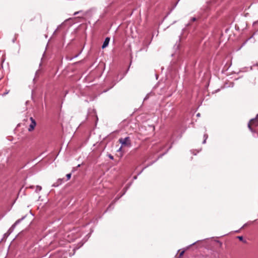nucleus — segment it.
I'll list each match as a JSON object with an SVG mask.
<instances>
[{
  "mask_svg": "<svg viewBox=\"0 0 258 258\" xmlns=\"http://www.w3.org/2000/svg\"><path fill=\"white\" fill-rule=\"evenodd\" d=\"M237 238L239 239V240L243 241V238L242 236H237Z\"/></svg>",
  "mask_w": 258,
  "mask_h": 258,
  "instance_id": "1a4fd4ad",
  "label": "nucleus"
},
{
  "mask_svg": "<svg viewBox=\"0 0 258 258\" xmlns=\"http://www.w3.org/2000/svg\"><path fill=\"white\" fill-rule=\"evenodd\" d=\"M258 125V119L257 118L252 119L250 120L248 124V127L249 128V130L253 132V127H256Z\"/></svg>",
  "mask_w": 258,
  "mask_h": 258,
  "instance_id": "f03ea898",
  "label": "nucleus"
},
{
  "mask_svg": "<svg viewBox=\"0 0 258 258\" xmlns=\"http://www.w3.org/2000/svg\"><path fill=\"white\" fill-rule=\"evenodd\" d=\"M79 13V12H76L74 14V15H76L77 14Z\"/></svg>",
  "mask_w": 258,
  "mask_h": 258,
  "instance_id": "9b49d317",
  "label": "nucleus"
},
{
  "mask_svg": "<svg viewBox=\"0 0 258 258\" xmlns=\"http://www.w3.org/2000/svg\"><path fill=\"white\" fill-rule=\"evenodd\" d=\"M199 115H200V113H198V114H197V116H199Z\"/></svg>",
  "mask_w": 258,
  "mask_h": 258,
  "instance_id": "4468645a",
  "label": "nucleus"
},
{
  "mask_svg": "<svg viewBox=\"0 0 258 258\" xmlns=\"http://www.w3.org/2000/svg\"><path fill=\"white\" fill-rule=\"evenodd\" d=\"M109 41H110V38L109 37H106L103 42V44L102 46V48L103 49V48H105L107 46V45H108V43L109 42Z\"/></svg>",
  "mask_w": 258,
  "mask_h": 258,
  "instance_id": "20e7f679",
  "label": "nucleus"
},
{
  "mask_svg": "<svg viewBox=\"0 0 258 258\" xmlns=\"http://www.w3.org/2000/svg\"><path fill=\"white\" fill-rule=\"evenodd\" d=\"M184 253V250L181 251L180 252L179 254V258H181V257L183 255Z\"/></svg>",
  "mask_w": 258,
  "mask_h": 258,
  "instance_id": "0eeeda50",
  "label": "nucleus"
},
{
  "mask_svg": "<svg viewBox=\"0 0 258 258\" xmlns=\"http://www.w3.org/2000/svg\"><path fill=\"white\" fill-rule=\"evenodd\" d=\"M204 138H205V140H204V141L203 142V143H206V140L208 138V135H204Z\"/></svg>",
  "mask_w": 258,
  "mask_h": 258,
  "instance_id": "6e6552de",
  "label": "nucleus"
},
{
  "mask_svg": "<svg viewBox=\"0 0 258 258\" xmlns=\"http://www.w3.org/2000/svg\"><path fill=\"white\" fill-rule=\"evenodd\" d=\"M118 141L121 144V147L118 150V151H121L123 147H130L131 146V141L128 137L124 138H121L119 139Z\"/></svg>",
  "mask_w": 258,
  "mask_h": 258,
  "instance_id": "f257e3e1",
  "label": "nucleus"
},
{
  "mask_svg": "<svg viewBox=\"0 0 258 258\" xmlns=\"http://www.w3.org/2000/svg\"><path fill=\"white\" fill-rule=\"evenodd\" d=\"M109 158H110V159H112H112H113V156H112V155H110H110H109Z\"/></svg>",
  "mask_w": 258,
  "mask_h": 258,
  "instance_id": "9d476101",
  "label": "nucleus"
},
{
  "mask_svg": "<svg viewBox=\"0 0 258 258\" xmlns=\"http://www.w3.org/2000/svg\"><path fill=\"white\" fill-rule=\"evenodd\" d=\"M37 188L39 189V190L41 189V187H40V186H37Z\"/></svg>",
  "mask_w": 258,
  "mask_h": 258,
  "instance_id": "ddd939ff",
  "label": "nucleus"
},
{
  "mask_svg": "<svg viewBox=\"0 0 258 258\" xmlns=\"http://www.w3.org/2000/svg\"><path fill=\"white\" fill-rule=\"evenodd\" d=\"M196 19L195 18H193L192 19V21H196Z\"/></svg>",
  "mask_w": 258,
  "mask_h": 258,
  "instance_id": "f8f14e48",
  "label": "nucleus"
},
{
  "mask_svg": "<svg viewBox=\"0 0 258 258\" xmlns=\"http://www.w3.org/2000/svg\"><path fill=\"white\" fill-rule=\"evenodd\" d=\"M30 119L31 121V123L29 125V127L28 128V131L29 132H31L34 129V128L36 126V123L35 119H33V117H31Z\"/></svg>",
  "mask_w": 258,
  "mask_h": 258,
  "instance_id": "7ed1b4c3",
  "label": "nucleus"
},
{
  "mask_svg": "<svg viewBox=\"0 0 258 258\" xmlns=\"http://www.w3.org/2000/svg\"><path fill=\"white\" fill-rule=\"evenodd\" d=\"M71 176H72V174L71 173H69V174H67L66 176H67V180H69L71 177Z\"/></svg>",
  "mask_w": 258,
  "mask_h": 258,
  "instance_id": "423d86ee",
  "label": "nucleus"
},
{
  "mask_svg": "<svg viewBox=\"0 0 258 258\" xmlns=\"http://www.w3.org/2000/svg\"><path fill=\"white\" fill-rule=\"evenodd\" d=\"M62 180L63 179L61 178L58 179L57 181L52 185V186L54 187L58 186L59 184L61 183Z\"/></svg>",
  "mask_w": 258,
  "mask_h": 258,
  "instance_id": "39448f33",
  "label": "nucleus"
}]
</instances>
